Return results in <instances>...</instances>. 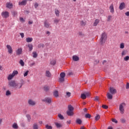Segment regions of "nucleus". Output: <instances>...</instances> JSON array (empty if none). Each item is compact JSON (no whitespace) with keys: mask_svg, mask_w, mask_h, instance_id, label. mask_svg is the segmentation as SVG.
Listing matches in <instances>:
<instances>
[{"mask_svg":"<svg viewBox=\"0 0 129 129\" xmlns=\"http://www.w3.org/2000/svg\"><path fill=\"white\" fill-rule=\"evenodd\" d=\"M126 106V104L125 103L123 102L119 104V110L121 114H123L124 113V108Z\"/></svg>","mask_w":129,"mask_h":129,"instance_id":"f257e3e1","label":"nucleus"},{"mask_svg":"<svg viewBox=\"0 0 129 129\" xmlns=\"http://www.w3.org/2000/svg\"><path fill=\"white\" fill-rule=\"evenodd\" d=\"M107 39V36L106 35V33H102L101 35V37L100 39V43L101 44V45L105 43V41H106Z\"/></svg>","mask_w":129,"mask_h":129,"instance_id":"f03ea898","label":"nucleus"},{"mask_svg":"<svg viewBox=\"0 0 129 129\" xmlns=\"http://www.w3.org/2000/svg\"><path fill=\"white\" fill-rule=\"evenodd\" d=\"M42 101H44V102H46V103L50 104L51 102H52V98L46 97L44 99H42Z\"/></svg>","mask_w":129,"mask_h":129,"instance_id":"7ed1b4c3","label":"nucleus"},{"mask_svg":"<svg viewBox=\"0 0 129 129\" xmlns=\"http://www.w3.org/2000/svg\"><path fill=\"white\" fill-rule=\"evenodd\" d=\"M90 96V93L86 92L85 94H82L81 98L82 99H86V97H88V96Z\"/></svg>","mask_w":129,"mask_h":129,"instance_id":"20e7f679","label":"nucleus"},{"mask_svg":"<svg viewBox=\"0 0 129 129\" xmlns=\"http://www.w3.org/2000/svg\"><path fill=\"white\" fill-rule=\"evenodd\" d=\"M23 85H24V83H16L15 89H20V88H22V87H23Z\"/></svg>","mask_w":129,"mask_h":129,"instance_id":"39448f33","label":"nucleus"},{"mask_svg":"<svg viewBox=\"0 0 129 129\" xmlns=\"http://www.w3.org/2000/svg\"><path fill=\"white\" fill-rule=\"evenodd\" d=\"M16 84L17 83H16V81H12L8 83V85H9L10 87H13L14 88H15Z\"/></svg>","mask_w":129,"mask_h":129,"instance_id":"423d86ee","label":"nucleus"},{"mask_svg":"<svg viewBox=\"0 0 129 129\" xmlns=\"http://www.w3.org/2000/svg\"><path fill=\"white\" fill-rule=\"evenodd\" d=\"M6 47L7 48V50L8 51L9 54H13V47H12V46L10 45H7Z\"/></svg>","mask_w":129,"mask_h":129,"instance_id":"0eeeda50","label":"nucleus"},{"mask_svg":"<svg viewBox=\"0 0 129 129\" xmlns=\"http://www.w3.org/2000/svg\"><path fill=\"white\" fill-rule=\"evenodd\" d=\"M3 18H9V12L5 11V12H3L1 14Z\"/></svg>","mask_w":129,"mask_h":129,"instance_id":"6e6552de","label":"nucleus"},{"mask_svg":"<svg viewBox=\"0 0 129 129\" xmlns=\"http://www.w3.org/2000/svg\"><path fill=\"white\" fill-rule=\"evenodd\" d=\"M109 92L111 94H115V93H116V89L113 87H110L109 88Z\"/></svg>","mask_w":129,"mask_h":129,"instance_id":"1a4fd4ad","label":"nucleus"},{"mask_svg":"<svg viewBox=\"0 0 129 129\" xmlns=\"http://www.w3.org/2000/svg\"><path fill=\"white\" fill-rule=\"evenodd\" d=\"M16 54L18 55H21V54H23V48H18V49L16 50Z\"/></svg>","mask_w":129,"mask_h":129,"instance_id":"9d476101","label":"nucleus"},{"mask_svg":"<svg viewBox=\"0 0 129 129\" xmlns=\"http://www.w3.org/2000/svg\"><path fill=\"white\" fill-rule=\"evenodd\" d=\"M125 8V4H124V3H121L119 7V10H120V11H122V10H123V9H124Z\"/></svg>","mask_w":129,"mask_h":129,"instance_id":"9b49d317","label":"nucleus"},{"mask_svg":"<svg viewBox=\"0 0 129 129\" xmlns=\"http://www.w3.org/2000/svg\"><path fill=\"white\" fill-rule=\"evenodd\" d=\"M109 9L110 10V12L111 13V14H113V13H114V8L113 7V4H111Z\"/></svg>","mask_w":129,"mask_h":129,"instance_id":"f8f14e48","label":"nucleus"},{"mask_svg":"<svg viewBox=\"0 0 129 129\" xmlns=\"http://www.w3.org/2000/svg\"><path fill=\"white\" fill-rule=\"evenodd\" d=\"M45 76L46 77H48V78H51V76H52V75H51V73H50L49 71H46L45 72Z\"/></svg>","mask_w":129,"mask_h":129,"instance_id":"ddd939ff","label":"nucleus"},{"mask_svg":"<svg viewBox=\"0 0 129 129\" xmlns=\"http://www.w3.org/2000/svg\"><path fill=\"white\" fill-rule=\"evenodd\" d=\"M19 6H26L27 5V1L26 0H23L21 2L19 3Z\"/></svg>","mask_w":129,"mask_h":129,"instance_id":"4468645a","label":"nucleus"},{"mask_svg":"<svg viewBox=\"0 0 129 129\" xmlns=\"http://www.w3.org/2000/svg\"><path fill=\"white\" fill-rule=\"evenodd\" d=\"M28 104L30 105H35V104H36V102L33 101L31 99H30L28 100Z\"/></svg>","mask_w":129,"mask_h":129,"instance_id":"2eb2a0df","label":"nucleus"},{"mask_svg":"<svg viewBox=\"0 0 129 129\" xmlns=\"http://www.w3.org/2000/svg\"><path fill=\"white\" fill-rule=\"evenodd\" d=\"M73 61H79V56L77 55H73Z\"/></svg>","mask_w":129,"mask_h":129,"instance_id":"dca6fc26","label":"nucleus"},{"mask_svg":"<svg viewBox=\"0 0 129 129\" xmlns=\"http://www.w3.org/2000/svg\"><path fill=\"white\" fill-rule=\"evenodd\" d=\"M67 113L68 115H69L70 116H71L73 115V114H74V113L73 112V111H71V110H68L67 111Z\"/></svg>","mask_w":129,"mask_h":129,"instance_id":"f3484780","label":"nucleus"},{"mask_svg":"<svg viewBox=\"0 0 129 129\" xmlns=\"http://www.w3.org/2000/svg\"><path fill=\"white\" fill-rule=\"evenodd\" d=\"M126 54H127V50L123 49L121 52V56H125Z\"/></svg>","mask_w":129,"mask_h":129,"instance_id":"a211bd4d","label":"nucleus"},{"mask_svg":"<svg viewBox=\"0 0 129 129\" xmlns=\"http://www.w3.org/2000/svg\"><path fill=\"white\" fill-rule=\"evenodd\" d=\"M125 44L124 42H121L119 44V48L120 49H124Z\"/></svg>","mask_w":129,"mask_h":129,"instance_id":"6ab92c4d","label":"nucleus"},{"mask_svg":"<svg viewBox=\"0 0 129 129\" xmlns=\"http://www.w3.org/2000/svg\"><path fill=\"white\" fill-rule=\"evenodd\" d=\"M107 97L108 99H111L112 98V94H110V93H107Z\"/></svg>","mask_w":129,"mask_h":129,"instance_id":"aec40b11","label":"nucleus"},{"mask_svg":"<svg viewBox=\"0 0 129 129\" xmlns=\"http://www.w3.org/2000/svg\"><path fill=\"white\" fill-rule=\"evenodd\" d=\"M26 41L27 43H31L33 41V38L28 37L26 39Z\"/></svg>","mask_w":129,"mask_h":129,"instance_id":"412c9836","label":"nucleus"},{"mask_svg":"<svg viewBox=\"0 0 129 129\" xmlns=\"http://www.w3.org/2000/svg\"><path fill=\"white\" fill-rule=\"evenodd\" d=\"M32 57H33V58H37V57H38V53H37V52L33 51L32 52Z\"/></svg>","mask_w":129,"mask_h":129,"instance_id":"4be33fe9","label":"nucleus"},{"mask_svg":"<svg viewBox=\"0 0 129 129\" xmlns=\"http://www.w3.org/2000/svg\"><path fill=\"white\" fill-rule=\"evenodd\" d=\"M12 127L15 129H18L19 126H18V124L17 123H14L12 125Z\"/></svg>","mask_w":129,"mask_h":129,"instance_id":"5701e85b","label":"nucleus"},{"mask_svg":"<svg viewBox=\"0 0 129 129\" xmlns=\"http://www.w3.org/2000/svg\"><path fill=\"white\" fill-rule=\"evenodd\" d=\"M7 8L8 9H12L13 8V4L12 3H7Z\"/></svg>","mask_w":129,"mask_h":129,"instance_id":"b1692460","label":"nucleus"},{"mask_svg":"<svg viewBox=\"0 0 129 129\" xmlns=\"http://www.w3.org/2000/svg\"><path fill=\"white\" fill-rule=\"evenodd\" d=\"M19 74V72L18 71H14L12 74L14 77L16 76V75H18Z\"/></svg>","mask_w":129,"mask_h":129,"instance_id":"393cba45","label":"nucleus"},{"mask_svg":"<svg viewBox=\"0 0 129 129\" xmlns=\"http://www.w3.org/2000/svg\"><path fill=\"white\" fill-rule=\"evenodd\" d=\"M68 110L73 111V110H74V108L73 107V106H72V105H69L68 106Z\"/></svg>","mask_w":129,"mask_h":129,"instance_id":"a878e982","label":"nucleus"},{"mask_svg":"<svg viewBox=\"0 0 129 129\" xmlns=\"http://www.w3.org/2000/svg\"><path fill=\"white\" fill-rule=\"evenodd\" d=\"M53 95L55 97H58L59 96V93L57 91H55L53 93Z\"/></svg>","mask_w":129,"mask_h":129,"instance_id":"bb28decb","label":"nucleus"},{"mask_svg":"<svg viewBox=\"0 0 129 129\" xmlns=\"http://www.w3.org/2000/svg\"><path fill=\"white\" fill-rule=\"evenodd\" d=\"M13 78H14L12 74H10L8 76L7 79H8V80L10 81V80H12V79H13Z\"/></svg>","mask_w":129,"mask_h":129,"instance_id":"cd10ccee","label":"nucleus"},{"mask_svg":"<svg viewBox=\"0 0 129 129\" xmlns=\"http://www.w3.org/2000/svg\"><path fill=\"white\" fill-rule=\"evenodd\" d=\"M100 119V115L99 114H97L96 116L95 117V120L97 121V120H99Z\"/></svg>","mask_w":129,"mask_h":129,"instance_id":"c85d7f7f","label":"nucleus"},{"mask_svg":"<svg viewBox=\"0 0 129 129\" xmlns=\"http://www.w3.org/2000/svg\"><path fill=\"white\" fill-rule=\"evenodd\" d=\"M28 47L29 49V51H32V50H33V45L29 44H28Z\"/></svg>","mask_w":129,"mask_h":129,"instance_id":"c756f323","label":"nucleus"},{"mask_svg":"<svg viewBox=\"0 0 129 129\" xmlns=\"http://www.w3.org/2000/svg\"><path fill=\"white\" fill-rule=\"evenodd\" d=\"M98 23H99V20L96 19L94 23V26H96L98 24Z\"/></svg>","mask_w":129,"mask_h":129,"instance_id":"7c9ffc66","label":"nucleus"},{"mask_svg":"<svg viewBox=\"0 0 129 129\" xmlns=\"http://www.w3.org/2000/svg\"><path fill=\"white\" fill-rule=\"evenodd\" d=\"M65 76H66V74H65V73H61L60 74V77L62 78H65Z\"/></svg>","mask_w":129,"mask_h":129,"instance_id":"2f4dec72","label":"nucleus"},{"mask_svg":"<svg viewBox=\"0 0 129 129\" xmlns=\"http://www.w3.org/2000/svg\"><path fill=\"white\" fill-rule=\"evenodd\" d=\"M76 123H78L79 124H81V123H82V120H81V119H77L76 120Z\"/></svg>","mask_w":129,"mask_h":129,"instance_id":"473e14b6","label":"nucleus"},{"mask_svg":"<svg viewBox=\"0 0 129 129\" xmlns=\"http://www.w3.org/2000/svg\"><path fill=\"white\" fill-rule=\"evenodd\" d=\"M20 64L21 66L24 67L25 66V62H24V61L22 59H21L19 61Z\"/></svg>","mask_w":129,"mask_h":129,"instance_id":"72a5a7b5","label":"nucleus"},{"mask_svg":"<svg viewBox=\"0 0 129 129\" xmlns=\"http://www.w3.org/2000/svg\"><path fill=\"white\" fill-rule=\"evenodd\" d=\"M55 14L57 17H59V14H60V12H59V10H55Z\"/></svg>","mask_w":129,"mask_h":129,"instance_id":"f704fd0d","label":"nucleus"},{"mask_svg":"<svg viewBox=\"0 0 129 129\" xmlns=\"http://www.w3.org/2000/svg\"><path fill=\"white\" fill-rule=\"evenodd\" d=\"M44 27H45L46 28L49 27V23H48V22L47 21L44 22Z\"/></svg>","mask_w":129,"mask_h":129,"instance_id":"c9c22d12","label":"nucleus"},{"mask_svg":"<svg viewBox=\"0 0 129 129\" xmlns=\"http://www.w3.org/2000/svg\"><path fill=\"white\" fill-rule=\"evenodd\" d=\"M55 125L57 127H61L62 126V124L60 123H55Z\"/></svg>","mask_w":129,"mask_h":129,"instance_id":"e433bc0d","label":"nucleus"},{"mask_svg":"<svg viewBox=\"0 0 129 129\" xmlns=\"http://www.w3.org/2000/svg\"><path fill=\"white\" fill-rule=\"evenodd\" d=\"M50 64H51V65H55V64H56V60L53 59L51 60L50 61Z\"/></svg>","mask_w":129,"mask_h":129,"instance_id":"4c0bfd02","label":"nucleus"},{"mask_svg":"<svg viewBox=\"0 0 129 129\" xmlns=\"http://www.w3.org/2000/svg\"><path fill=\"white\" fill-rule=\"evenodd\" d=\"M71 96V93L69 92H67L66 93V97H70Z\"/></svg>","mask_w":129,"mask_h":129,"instance_id":"58836bf2","label":"nucleus"},{"mask_svg":"<svg viewBox=\"0 0 129 129\" xmlns=\"http://www.w3.org/2000/svg\"><path fill=\"white\" fill-rule=\"evenodd\" d=\"M85 117L86 118H90V117H91V115H90V114H86Z\"/></svg>","mask_w":129,"mask_h":129,"instance_id":"ea45409f","label":"nucleus"},{"mask_svg":"<svg viewBox=\"0 0 129 129\" xmlns=\"http://www.w3.org/2000/svg\"><path fill=\"white\" fill-rule=\"evenodd\" d=\"M58 116L59 118H60V119H64V117L63 116V115H62V114H59L58 115Z\"/></svg>","mask_w":129,"mask_h":129,"instance_id":"a19ab883","label":"nucleus"},{"mask_svg":"<svg viewBox=\"0 0 129 129\" xmlns=\"http://www.w3.org/2000/svg\"><path fill=\"white\" fill-rule=\"evenodd\" d=\"M123 59H124V61H128V60H129V56L127 55V56H125V57L123 58Z\"/></svg>","mask_w":129,"mask_h":129,"instance_id":"79ce46f5","label":"nucleus"},{"mask_svg":"<svg viewBox=\"0 0 129 129\" xmlns=\"http://www.w3.org/2000/svg\"><path fill=\"white\" fill-rule=\"evenodd\" d=\"M11 91L8 90L6 91V95H7V96H9V95H11Z\"/></svg>","mask_w":129,"mask_h":129,"instance_id":"37998d69","label":"nucleus"},{"mask_svg":"<svg viewBox=\"0 0 129 129\" xmlns=\"http://www.w3.org/2000/svg\"><path fill=\"white\" fill-rule=\"evenodd\" d=\"M28 74H29V71H27L24 73V77H26V76H28Z\"/></svg>","mask_w":129,"mask_h":129,"instance_id":"c03bdc74","label":"nucleus"},{"mask_svg":"<svg viewBox=\"0 0 129 129\" xmlns=\"http://www.w3.org/2000/svg\"><path fill=\"white\" fill-rule=\"evenodd\" d=\"M102 107H103L104 109H107V108H108V106H107L106 105H102Z\"/></svg>","mask_w":129,"mask_h":129,"instance_id":"a18cd8bd","label":"nucleus"},{"mask_svg":"<svg viewBox=\"0 0 129 129\" xmlns=\"http://www.w3.org/2000/svg\"><path fill=\"white\" fill-rule=\"evenodd\" d=\"M64 80V78L60 77V78L59 79V82H63Z\"/></svg>","mask_w":129,"mask_h":129,"instance_id":"49530a36","label":"nucleus"},{"mask_svg":"<svg viewBox=\"0 0 129 129\" xmlns=\"http://www.w3.org/2000/svg\"><path fill=\"white\" fill-rule=\"evenodd\" d=\"M44 90H45V91H47V90H49V86H46L44 87Z\"/></svg>","mask_w":129,"mask_h":129,"instance_id":"de8ad7c7","label":"nucleus"},{"mask_svg":"<svg viewBox=\"0 0 129 129\" xmlns=\"http://www.w3.org/2000/svg\"><path fill=\"white\" fill-rule=\"evenodd\" d=\"M120 121H121V122L122 123H125V119L124 118H121V119H120Z\"/></svg>","mask_w":129,"mask_h":129,"instance_id":"09e8293b","label":"nucleus"},{"mask_svg":"<svg viewBox=\"0 0 129 129\" xmlns=\"http://www.w3.org/2000/svg\"><path fill=\"white\" fill-rule=\"evenodd\" d=\"M46 128L47 129H52V126L48 125H46Z\"/></svg>","mask_w":129,"mask_h":129,"instance_id":"8fccbe9b","label":"nucleus"},{"mask_svg":"<svg viewBox=\"0 0 129 129\" xmlns=\"http://www.w3.org/2000/svg\"><path fill=\"white\" fill-rule=\"evenodd\" d=\"M112 121L113 122H115V123H117V121L116 120V119L112 118Z\"/></svg>","mask_w":129,"mask_h":129,"instance_id":"3c124183","label":"nucleus"},{"mask_svg":"<svg viewBox=\"0 0 129 129\" xmlns=\"http://www.w3.org/2000/svg\"><path fill=\"white\" fill-rule=\"evenodd\" d=\"M33 129H38V125L36 124H35L33 125Z\"/></svg>","mask_w":129,"mask_h":129,"instance_id":"603ef678","label":"nucleus"},{"mask_svg":"<svg viewBox=\"0 0 129 129\" xmlns=\"http://www.w3.org/2000/svg\"><path fill=\"white\" fill-rule=\"evenodd\" d=\"M99 100V97L98 96H96L94 99L95 101H98Z\"/></svg>","mask_w":129,"mask_h":129,"instance_id":"864d4df0","label":"nucleus"},{"mask_svg":"<svg viewBox=\"0 0 129 129\" xmlns=\"http://www.w3.org/2000/svg\"><path fill=\"white\" fill-rule=\"evenodd\" d=\"M20 36H21V38H24V37H25L24 33H20Z\"/></svg>","mask_w":129,"mask_h":129,"instance_id":"5fc2aeb1","label":"nucleus"},{"mask_svg":"<svg viewBox=\"0 0 129 129\" xmlns=\"http://www.w3.org/2000/svg\"><path fill=\"white\" fill-rule=\"evenodd\" d=\"M35 64H36V63H35V62H33L30 64V67H32V66H35Z\"/></svg>","mask_w":129,"mask_h":129,"instance_id":"6e6d98bb","label":"nucleus"},{"mask_svg":"<svg viewBox=\"0 0 129 129\" xmlns=\"http://www.w3.org/2000/svg\"><path fill=\"white\" fill-rule=\"evenodd\" d=\"M27 117L29 120L31 119V116H30V115H27Z\"/></svg>","mask_w":129,"mask_h":129,"instance_id":"4d7b16f0","label":"nucleus"},{"mask_svg":"<svg viewBox=\"0 0 129 129\" xmlns=\"http://www.w3.org/2000/svg\"><path fill=\"white\" fill-rule=\"evenodd\" d=\"M60 20H58V19H55L54 20V23H59V21Z\"/></svg>","mask_w":129,"mask_h":129,"instance_id":"13d9d810","label":"nucleus"},{"mask_svg":"<svg viewBox=\"0 0 129 129\" xmlns=\"http://www.w3.org/2000/svg\"><path fill=\"white\" fill-rule=\"evenodd\" d=\"M126 89H129V83H127L126 84Z\"/></svg>","mask_w":129,"mask_h":129,"instance_id":"bf43d9fd","label":"nucleus"},{"mask_svg":"<svg viewBox=\"0 0 129 129\" xmlns=\"http://www.w3.org/2000/svg\"><path fill=\"white\" fill-rule=\"evenodd\" d=\"M125 16L129 17V12H127L125 13Z\"/></svg>","mask_w":129,"mask_h":129,"instance_id":"052dcab7","label":"nucleus"},{"mask_svg":"<svg viewBox=\"0 0 129 129\" xmlns=\"http://www.w3.org/2000/svg\"><path fill=\"white\" fill-rule=\"evenodd\" d=\"M12 15L15 17V16L17 15V12H13Z\"/></svg>","mask_w":129,"mask_h":129,"instance_id":"680f3d73","label":"nucleus"},{"mask_svg":"<svg viewBox=\"0 0 129 129\" xmlns=\"http://www.w3.org/2000/svg\"><path fill=\"white\" fill-rule=\"evenodd\" d=\"M20 21L21 22H24V18L21 17V18H20Z\"/></svg>","mask_w":129,"mask_h":129,"instance_id":"e2e57ef3","label":"nucleus"},{"mask_svg":"<svg viewBox=\"0 0 129 129\" xmlns=\"http://www.w3.org/2000/svg\"><path fill=\"white\" fill-rule=\"evenodd\" d=\"M38 6H39V5L37 3H36L34 5V7L35 8H38Z\"/></svg>","mask_w":129,"mask_h":129,"instance_id":"0e129e2a","label":"nucleus"},{"mask_svg":"<svg viewBox=\"0 0 129 129\" xmlns=\"http://www.w3.org/2000/svg\"><path fill=\"white\" fill-rule=\"evenodd\" d=\"M28 24H29V25H32V24H33V21H29Z\"/></svg>","mask_w":129,"mask_h":129,"instance_id":"69168bd1","label":"nucleus"},{"mask_svg":"<svg viewBox=\"0 0 129 129\" xmlns=\"http://www.w3.org/2000/svg\"><path fill=\"white\" fill-rule=\"evenodd\" d=\"M2 122H3V119L0 118V125H1V124H2Z\"/></svg>","mask_w":129,"mask_h":129,"instance_id":"338daca9","label":"nucleus"},{"mask_svg":"<svg viewBox=\"0 0 129 129\" xmlns=\"http://www.w3.org/2000/svg\"><path fill=\"white\" fill-rule=\"evenodd\" d=\"M81 129H86L85 127L84 126H82L81 127Z\"/></svg>","mask_w":129,"mask_h":129,"instance_id":"774afa93","label":"nucleus"}]
</instances>
